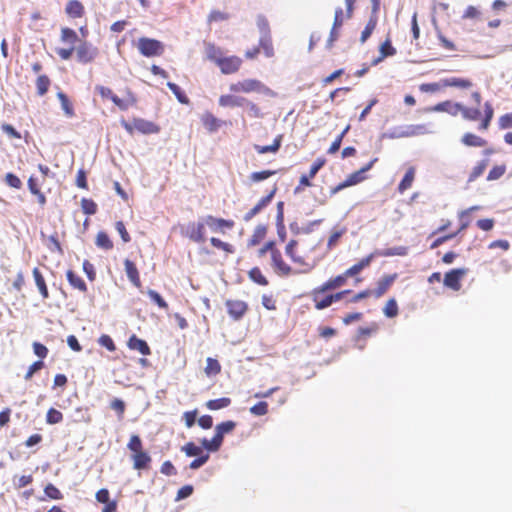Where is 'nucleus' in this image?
Masks as SVG:
<instances>
[{"mask_svg":"<svg viewBox=\"0 0 512 512\" xmlns=\"http://www.w3.org/2000/svg\"><path fill=\"white\" fill-rule=\"evenodd\" d=\"M229 89L234 93H261L269 91V88H267L261 81L257 79H244L236 83H232Z\"/></svg>","mask_w":512,"mask_h":512,"instance_id":"20e7f679","label":"nucleus"},{"mask_svg":"<svg viewBox=\"0 0 512 512\" xmlns=\"http://www.w3.org/2000/svg\"><path fill=\"white\" fill-rule=\"evenodd\" d=\"M256 24L261 35H271L269 22L265 16L259 15L257 17Z\"/></svg>","mask_w":512,"mask_h":512,"instance_id":"bf43d9fd","label":"nucleus"},{"mask_svg":"<svg viewBox=\"0 0 512 512\" xmlns=\"http://www.w3.org/2000/svg\"><path fill=\"white\" fill-rule=\"evenodd\" d=\"M383 314L387 318H395L399 314V307L395 298H390L383 307Z\"/></svg>","mask_w":512,"mask_h":512,"instance_id":"58836bf2","label":"nucleus"},{"mask_svg":"<svg viewBox=\"0 0 512 512\" xmlns=\"http://www.w3.org/2000/svg\"><path fill=\"white\" fill-rule=\"evenodd\" d=\"M236 427V422L228 420L218 424L215 428V435L211 439L212 447L220 448L225 434L231 433Z\"/></svg>","mask_w":512,"mask_h":512,"instance_id":"9d476101","label":"nucleus"},{"mask_svg":"<svg viewBox=\"0 0 512 512\" xmlns=\"http://www.w3.org/2000/svg\"><path fill=\"white\" fill-rule=\"evenodd\" d=\"M50 86V80L46 75H40L36 81L37 92L40 96L47 93Z\"/></svg>","mask_w":512,"mask_h":512,"instance_id":"8fccbe9b","label":"nucleus"},{"mask_svg":"<svg viewBox=\"0 0 512 512\" xmlns=\"http://www.w3.org/2000/svg\"><path fill=\"white\" fill-rule=\"evenodd\" d=\"M244 105L247 107L249 115L254 118H260L263 116L261 109L253 102L246 100Z\"/></svg>","mask_w":512,"mask_h":512,"instance_id":"338daca9","label":"nucleus"},{"mask_svg":"<svg viewBox=\"0 0 512 512\" xmlns=\"http://www.w3.org/2000/svg\"><path fill=\"white\" fill-rule=\"evenodd\" d=\"M444 88L446 87H457L461 89H468L472 87L473 83L469 79H463L458 77H451L443 79Z\"/></svg>","mask_w":512,"mask_h":512,"instance_id":"393cba45","label":"nucleus"},{"mask_svg":"<svg viewBox=\"0 0 512 512\" xmlns=\"http://www.w3.org/2000/svg\"><path fill=\"white\" fill-rule=\"evenodd\" d=\"M81 207L87 215H94L97 212V204L91 199L83 198L81 200Z\"/></svg>","mask_w":512,"mask_h":512,"instance_id":"864d4df0","label":"nucleus"},{"mask_svg":"<svg viewBox=\"0 0 512 512\" xmlns=\"http://www.w3.org/2000/svg\"><path fill=\"white\" fill-rule=\"evenodd\" d=\"M66 276H67V280H68L69 284L73 288L78 289L81 292H86L87 286L81 277L76 275L72 270H68L66 273Z\"/></svg>","mask_w":512,"mask_h":512,"instance_id":"c85d7f7f","label":"nucleus"},{"mask_svg":"<svg viewBox=\"0 0 512 512\" xmlns=\"http://www.w3.org/2000/svg\"><path fill=\"white\" fill-rule=\"evenodd\" d=\"M377 21H378L377 16H375V15L370 16L369 21L367 22L364 30L361 33V37H360L361 43H365L367 41V39L371 36V34L373 33V31L376 28Z\"/></svg>","mask_w":512,"mask_h":512,"instance_id":"e433bc0d","label":"nucleus"},{"mask_svg":"<svg viewBox=\"0 0 512 512\" xmlns=\"http://www.w3.org/2000/svg\"><path fill=\"white\" fill-rule=\"evenodd\" d=\"M349 129H350V125H347L345 127V129L335 138V140L332 142V144L330 145V147L328 149L329 154H334L340 149L342 140H343L344 136L346 135V133L349 131Z\"/></svg>","mask_w":512,"mask_h":512,"instance_id":"09e8293b","label":"nucleus"},{"mask_svg":"<svg viewBox=\"0 0 512 512\" xmlns=\"http://www.w3.org/2000/svg\"><path fill=\"white\" fill-rule=\"evenodd\" d=\"M493 116H494V109L490 102H486L484 104V118L482 119V121L478 127L479 130H483V131L487 130L490 126Z\"/></svg>","mask_w":512,"mask_h":512,"instance_id":"7c9ffc66","label":"nucleus"},{"mask_svg":"<svg viewBox=\"0 0 512 512\" xmlns=\"http://www.w3.org/2000/svg\"><path fill=\"white\" fill-rule=\"evenodd\" d=\"M133 127L143 134H152L158 131L157 126L153 122L141 118L133 120Z\"/></svg>","mask_w":512,"mask_h":512,"instance_id":"412c9836","label":"nucleus"},{"mask_svg":"<svg viewBox=\"0 0 512 512\" xmlns=\"http://www.w3.org/2000/svg\"><path fill=\"white\" fill-rule=\"evenodd\" d=\"M220 371H221V365L218 362V360L213 359V358H208L207 364L205 367V373L208 376H215V375L219 374Z\"/></svg>","mask_w":512,"mask_h":512,"instance_id":"49530a36","label":"nucleus"},{"mask_svg":"<svg viewBox=\"0 0 512 512\" xmlns=\"http://www.w3.org/2000/svg\"><path fill=\"white\" fill-rule=\"evenodd\" d=\"M128 347L131 350H137L142 355H149L150 354V348L146 341L136 337L135 335L131 336L128 340Z\"/></svg>","mask_w":512,"mask_h":512,"instance_id":"5701e85b","label":"nucleus"},{"mask_svg":"<svg viewBox=\"0 0 512 512\" xmlns=\"http://www.w3.org/2000/svg\"><path fill=\"white\" fill-rule=\"evenodd\" d=\"M329 291V289L324 288L323 284L312 289L310 296L316 310H324L332 305L331 293H328Z\"/></svg>","mask_w":512,"mask_h":512,"instance_id":"0eeeda50","label":"nucleus"},{"mask_svg":"<svg viewBox=\"0 0 512 512\" xmlns=\"http://www.w3.org/2000/svg\"><path fill=\"white\" fill-rule=\"evenodd\" d=\"M348 278H349V276H345V271H344L342 274H339L335 277L329 278L327 281H325L322 284L324 285L325 289H329L331 291V290H335V289H338V288L344 286L346 284Z\"/></svg>","mask_w":512,"mask_h":512,"instance_id":"b1692460","label":"nucleus"},{"mask_svg":"<svg viewBox=\"0 0 512 512\" xmlns=\"http://www.w3.org/2000/svg\"><path fill=\"white\" fill-rule=\"evenodd\" d=\"M245 102H246L245 98L231 95V94L221 95L219 98V105L222 107H230V108L240 107V106H244Z\"/></svg>","mask_w":512,"mask_h":512,"instance_id":"aec40b11","label":"nucleus"},{"mask_svg":"<svg viewBox=\"0 0 512 512\" xmlns=\"http://www.w3.org/2000/svg\"><path fill=\"white\" fill-rule=\"evenodd\" d=\"M61 39L64 42L74 43L78 40L76 32L70 28H63L61 31Z\"/></svg>","mask_w":512,"mask_h":512,"instance_id":"e2e57ef3","label":"nucleus"},{"mask_svg":"<svg viewBox=\"0 0 512 512\" xmlns=\"http://www.w3.org/2000/svg\"><path fill=\"white\" fill-rule=\"evenodd\" d=\"M167 86L173 92V94L176 96V98L178 99V101L180 103H183V104L189 103L188 97L185 95V93L181 90V88L177 84L168 82Z\"/></svg>","mask_w":512,"mask_h":512,"instance_id":"de8ad7c7","label":"nucleus"},{"mask_svg":"<svg viewBox=\"0 0 512 512\" xmlns=\"http://www.w3.org/2000/svg\"><path fill=\"white\" fill-rule=\"evenodd\" d=\"M276 191L277 187L274 186L268 195L261 198L253 208H251L247 213H245V215L243 216V220L245 222H249L257 214H259L265 207H267L268 204L272 201L273 197L275 196Z\"/></svg>","mask_w":512,"mask_h":512,"instance_id":"9b49d317","label":"nucleus"},{"mask_svg":"<svg viewBox=\"0 0 512 512\" xmlns=\"http://www.w3.org/2000/svg\"><path fill=\"white\" fill-rule=\"evenodd\" d=\"M147 294H148L149 298L154 303H156L160 308H162V309L168 308L167 302L162 298V296L158 292H156L155 290L149 289L147 291Z\"/></svg>","mask_w":512,"mask_h":512,"instance_id":"052dcab7","label":"nucleus"},{"mask_svg":"<svg viewBox=\"0 0 512 512\" xmlns=\"http://www.w3.org/2000/svg\"><path fill=\"white\" fill-rule=\"evenodd\" d=\"M326 159L323 157L317 158L311 165L309 170V177L314 178L318 171L325 165Z\"/></svg>","mask_w":512,"mask_h":512,"instance_id":"69168bd1","label":"nucleus"},{"mask_svg":"<svg viewBox=\"0 0 512 512\" xmlns=\"http://www.w3.org/2000/svg\"><path fill=\"white\" fill-rule=\"evenodd\" d=\"M396 49L392 46L390 38H387L379 47V56L372 61V65L375 66L382 62L385 58L394 56Z\"/></svg>","mask_w":512,"mask_h":512,"instance_id":"2eb2a0df","label":"nucleus"},{"mask_svg":"<svg viewBox=\"0 0 512 512\" xmlns=\"http://www.w3.org/2000/svg\"><path fill=\"white\" fill-rule=\"evenodd\" d=\"M459 109H461L460 103H453L447 100L436 104L434 107L430 108V111L447 112L452 116H456L459 113Z\"/></svg>","mask_w":512,"mask_h":512,"instance_id":"f3484780","label":"nucleus"},{"mask_svg":"<svg viewBox=\"0 0 512 512\" xmlns=\"http://www.w3.org/2000/svg\"><path fill=\"white\" fill-rule=\"evenodd\" d=\"M33 277L35 280V283L39 289L40 294L44 299H47L49 297L48 289L44 280V277L42 276L40 270L38 268L33 269Z\"/></svg>","mask_w":512,"mask_h":512,"instance_id":"2f4dec72","label":"nucleus"},{"mask_svg":"<svg viewBox=\"0 0 512 512\" xmlns=\"http://www.w3.org/2000/svg\"><path fill=\"white\" fill-rule=\"evenodd\" d=\"M83 11H84L83 5L77 0L69 1L66 6V13L73 18L81 17L83 14Z\"/></svg>","mask_w":512,"mask_h":512,"instance_id":"c9c22d12","label":"nucleus"},{"mask_svg":"<svg viewBox=\"0 0 512 512\" xmlns=\"http://www.w3.org/2000/svg\"><path fill=\"white\" fill-rule=\"evenodd\" d=\"M248 277L251 281L260 286H267L269 284L268 279L263 275L259 267H253L250 269Z\"/></svg>","mask_w":512,"mask_h":512,"instance_id":"72a5a7b5","label":"nucleus"},{"mask_svg":"<svg viewBox=\"0 0 512 512\" xmlns=\"http://www.w3.org/2000/svg\"><path fill=\"white\" fill-rule=\"evenodd\" d=\"M57 97L61 103V108L63 109L65 115L72 117L74 115V110L66 94L63 92H58Z\"/></svg>","mask_w":512,"mask_h":512,"instance_id":"a18cd8bd","label":"nucleus"},{"mask_svg":"<svg viewBox=\"0 0 512 512\" xmlns=\"http://www.w3.org/2000/svg\"><path fill=\"white\" fill-rule=\"evenodd\" d=\"M462 143L469 147H484L487 141L473 133H465L461 139Z\"/></svg>","mask_w":512,"mask_h":512,"instance_id":"a878e982","label":"nucleus"},{"mask_svg":"<svg viewBox=\"0 0 512 512\" xmlns=\"http://www.w3.org/2000/svg\"><path fill=\"white\" fill-rule=\"evenodd\" d=\"M210 243L213 247H215L216 249L222 250L226 254H232L235 251L234 246L232 244L224 242L216 237H212L210 239Z\"/></svg>","mask_w":512,"mask_h":512,"instance_id":"c03bdc74","label":"nucleus"},{"mask_svg":"<svg viewBox=\"0 0 512 512\" xmlns=\"http://www.w3.org/2000/svg\"><path fill=\"white\" fill-rule=\"evenodd\" d=\"M231 404V399L228 397H222L218 399L209 400L206 406L210 410H219L228 407Z\"/></svg>","mask_w":512,"mask_h":512,"instance_id":"79ce46f5","label":"nucleus"},{"mask_svg":"<svg viewBox=\"0 0 512 512\" xmlns=\"http://www.w3.org/2000/svg\"><path fill=\"white\" fill-rule=\"evenodd\" d=\"M228 315L235 321H239L248 311V304L242 300L228 299L225 302Z\"/></svg>","mask_w":512,"mask_h":512,"instance_id":"6e6552de","label":"nucleus"},{"mask_svg":"<svg viewBox=\"0 0 512 512\" xmlns=\"http://www.w3.org/2000/svg\"><path fill=\"white\" fill-rule=\"evenodd\" d=\"M250 413L254 416H264L268 413V403L265 401H260L250 407Z\"/></svg>","mask_w":512,"mask_h":512,"instance_id":"3c124183","label":"nucleus"},{"mask_svg":"<svg viewBox=\"0 0 512 512\" xmlns=\"http://www.w3.org/2000/svg\"><path fill=\"white\" fill-rule=\"evenodd\" d=\"M488 164H489L488 159H484V160H481L480 162H478L471 170V172L468 176V182H474L477 178H479L486 170Z\"/></svg>","mask_w":512,"mask_h":512,"instance_id":"f704fd0d","label":"nucleus"},{"mask_svg":"<svg viewBox=\"0 0 512 512\" xmlns=\"http://www.w3.org/2000/svg\"><path fill=\"white\" fill-rule=\"evenodd\" d=\"M276 174V171L274 170H263L258 172H253L250 174V180L253 182H260L263 181L271 176Z\"/></svg>","mask_w":512,"mask_h":512,"instance_id":"4d7b16f0","label":"nucleus"},{"mask_svg":"<svg viewBox=\"0 0 512 512\" xmlns=\"http://www.w3.org/2000/svg\"><path fill=\"white\" fill-rule=\"evenodd\" d=\"M229 19V14L224 11L213 10L208 16V22H222Z\"/></svg>","mask_w":512,"mask_h":512,"instance_id":"680f3d73","label":"nucleus"},{"mask_svg":"<svg viewBox=\"0 0 512 512\" xmlns=\"http://www.w3.org/2000/svg\"><path fill=\"white\" fill-rule=\"evenodd\" d=\"M467 268H455L446 272L443 278L445 287L458 292L462 288V280L467 275Z\"/></svg>","mask_w":512,"mask_h":512,"instance_id":"423d86ee","label":"nucleus"},{"mask_svg":"<svg viewBox=\"0 0 512 512\" xmlns=\"http://www.w3.org/2000/svg\"><path fill=\"white\" fill-rule=\"evenodd\" d=\"M281 141H282V135H278L274 139V141H273V143L271 145H265V146L255 145L254 149L259 154L276 153L279 150L280 146H281Z\"/></svg>","mask_w":512,"mask_h":512,"instance_id":"bb28decb","label":"nucleus"},{"mask_svg":"<svg viewBox=\"0 0 512 512\" xmlns=\"http://www.w3.org/2000/svg\"><path fill=\"white\" fill-rule=\"evenodd\" d=\"M5 182L12 188L19 189L22 186V182L18 176L13 173H7L5 176Z\"/></svg>","mask_w":512,"mask_h":512,"instance_id":"774afa93","label":"nucleus"},{"mask_svg":"<svg viewBox=\"0 0 512 512\" xmlns=\"http://www.w3.org/2000/svg\"><path fill=\"white\" fill-rule=\"evenodd\" d=\"M267 234V227L265 225H258L254 228L250 238L247 241L248 247H255L262 243Z\"/></svg>","mask_w":512,"mask_h":512,"instance_id":"a211bd4d","label":"nucleus"},{"mask_svg":"<svg viewBox=\"0 0 512 512\" xmlns=\"http://www.w3.org/2000/svg\"><path fill=\"white\" fill-rule=\"evenodd\" d=\"M63 419V415L60 411L50 408L46 415V422L48 424H57L60 423Z\"/></svg>","mask_w":512,"mask_h":512,"instance_id":"13d9d810","label":"nucleus"},{"mask_svg":"<svg viewBox=\"0 0 512 512\" xmlns=\"http://www.w3.org/2000/svg\"><path fill=\"white\" fill-rule=\"evenodd\" d=\"M112 102L119 107L121 110H127L130 106L134 105L136 102V98L134 95L128 91L127 97L124 99L119 98L117 95L111 98Z\"/></svg>","mask_w":512,"mask_h":512,"instance_id":"cd10ccee","label":"nucleus"},{"mask_svg":"<svg viewBox=\"0 0 512 512\" xmlns=\"http://www.w3.org/2000/svg\"><path fill=\"white\" fill-rule=\"evenodd\" d=\"M44 492H45L46 496L51 499L59 500V499H62V497H63L60 490L57 487H55L53 484H48L45 487Z\"/></svg>","mask_w":512,"mask_h":512,"instance_id":"0e129e2a","label":"nucleus"},{"mask_svg":"<svg viewBox=\"0 0 512 512\" xmlns=\"http://www.w3.org/2000/svg\"><path fill=\"white\" fill-rule=\"evenodd\" d=\"M137 48L145 57L160 56L164 52V45L162 42L147 37L139 38Z\"/></svg>","mask_w":512,"mask_h":512,"instance_id":"39448f33","label":"nucleus"},{"mask_svg":"<svg viewBox=\"0 0 512 512\" xmlns=\"http://www.w3.org/2000/svg\"><path fill=\"white\" fill-rule=\"evenodd\" d=\"M209 453L202 447L194 446V469L200 467L208 460Z\"/></svg>","mask_w":512,"mask_h":512,"instance_id":"4c0bfd02","label":"nucleus"},{"mask_svg":"<svg viewBox=\"0 0 512 512\" xmlns=\"http://www.w3.org/2000/svg\"><path fill=\"white\" fill-rule=\"evenodd\" d=\"M235 223L233 220L206 216L199 220L194 239L197 242H205L207 239L206 228L212 233H225L227 229H232Z\"/></svg>","mask_w":512,"mask_h":512,"instance_id":"f257e3e1","label":"nucleus"},{"mask_svg":"<svg viewBox=\"0 0 512 512\" xmlns=\"http://www.w3.org/2000/svg\"><path fill=\"white\" fill-rule=\"evenodd\" d=\"M124 268L126 275L131 283H133L136 287H140L141 282L136 265L131 260L126 259L124 261Z\"/></svg>","mask_w":512,"mask_h":512,"instance_id":"4be33fe9","label":"nucleus"},{"mask_svg":"<svg viewBox=\"0 0 512 512\" xmlns=\"http://www.w3.org/2000/svg\"><path fill=\"white\" fill-rule=\"evenodd\" d=\"M258 45L265 57L273 58L275 56V49L271 35H261Z\"/></svg>","mask_w":512,"mask_h":512,"instance_id":"6ab92c4d","label":"nucleus"},{"mask_svg":"<svg viewBox=\"0 0 512 512\" xmlns=\"http://www.w3.org/2000/svg\"><path fill=\"white\" fill-rule=\"evenodd\" d=\"M506 172L505 165H496L488 173L487 180L494 181L501 178Z\"/></svg>","mask_w":512,"mask_h":512,"instance_id":"5fc2aeb1","label":"nucleus"},{"mask_svg":"<svg viewBox=\"0 0 512 512\" xmlns=\"http://www.w3.org/2000/svg\"><path fill=\"white\" fill-rule=\"evenodd\" d=\"M98 55V49L88 42H81L76 47V57L80 63L92 62Z\"/></svg>","mask_w":512,"mask_h":512,"instance_id":"1a4fd4ad","label":"nucleus"},{"mask_svg":"<svg viewBox=\"0 0 512 512\" xmlns=\"http://www.w3.org/2000/svg\"><path fill=\"white\" fill-rule=\"evenodd\" d=\"M378 161V158L372 159L369 163H367L365 166H363L360 170L355 171L347 176L345 179L348 186H353L361 183L366 179L365 173L369 171L373 165Z\"/></svg>","mask_w":512,"mask_h":512,"instance_id":"4468645a","label":"nucleus"},{"mask_svg":"<svg viewBox=\"0 0 512 512\" xmlns=\"http://www.w3.org/2000/svg\"><path fill=\"white\" fill-rule=\"evenodd\" d=\"M200 122L202 124V126L208 131V132H215L217 131L221 124H222V121L219 120L218 118H216L212 113L210 112H205L201 117H200Z\"/></svg>","mask_w":512,"mask_h":512,"instance_id":"dca6fc26","label":"nucleus"},{"mask_svg":"<svg viewBox=\"0 0 512 512\" xmlns=\"http://www.w3.org/2000/svg\"><path fill=\"white\" fill-rule=\"evenodd\" d=\"M206 55L207 58L215 62L216 65L219 63V60L222 59L224 56L221 49L212 44L206 46Z\"/></svg>","mask_w":512,"mask_h":512,"instance_id":"37998d69","label":"nucleus"},{"mask_svg":"<svg viewBox=\"0 0 512 512\" xmlns=\"http://www.w3.org/2000/svg\"><path fill=\"white\" fill-rule=\"evenodd\" d=\"M414 178H415V169L413 167H410L406 171V173H405L404 177L402 178V180L400 181V183L398 185V191L400 193H403L407 189H409L412 186Z\"/></svg>","mask_w":512,"mask_h":512,"instance_id":"c756f323","label":"nucleus"},{"mask_svg":"<svg viewBox=\"0 0 512 512\" xmlns=\"http://www.w3.org/2000/svg\"><path fill=\"white\" fill-rule=\"evenodd\" d=\"M444 88L443 79L439 82L423 83L420 85V91L422 92H438Z\"/></svg>","mask_w":512,"mask_h":512,"instance_id":"603ef678","label":"nucleus"},{"mask_svg":"<svg viewBox=\"0 0 512 512\" xmlns=\"http://www.w3.org/2000/svg\"><path fill=\"white\" fill-rule=\"evenodd\" d=\"M437 39L441 45L442 48H444L445 50H449V51H456L457 50V47L456 45L451 41L449 40L442 32L438 31L437 32Z\"/></svg>","mask_w":512,"mask_h":512,"instance_id":"6e6d98bb","label":"nucleus"},{"mask_svg":"<svg viewBox=\"0 0 512 512\" xmlns=\"http://www.w3.org/2000/svg\"><path fill=\"white\" fill-rule=\"evenodd\" d=\"M267 253L270 254L271 266L276 274L289 276L292 273L291 266L284 261L282 253L277 248L275 241L270 240L264 243V245L257 250L256 256L263 258Z\"/></svg>","mask_w":512,"mask_h":512,"instance_id":"f03ea898","label":"nucleus"},{"mask_svg":"<svg viewBox=\"0 0 512 512\" xmlns=\"http://www.w3.org/2000/svg\"><path fill=\"white\" fill-rule=\"evenodd\" d=\"M459 113L462 114L463 118L469 121H476L480 118L481 111L478 108H470L461 104Z\"/></svg>","mask_w":512,"mask_h":512,"instance_id":"a19ab883","label":"nucleus"},{"mask_svg":"<svg viewBox=\"0 0 512 512\" xmlns=\"http://www.w3.org/2000/svg\"><path fill=\"white\" fill-rule=\"evenodd\" d=\"M397 277H398V274L394 273V274L384 275L382 278H380L376 283V288L374 290H372L373 296L375 298L382 297L390 289V287L395 282Z\"/></svg>","mask_w":512,"mask_h":512,"instance_id":"ddd939ff","label":"nucleus"},{"mask_svg":"<svg viewBox=\"0 0 512 512\" xmlns=\"http://www.w3.org/2000/svg\"><path fill=\"white\" fill-rule=\"evenodd\" d=\"M95 244L98 248H101L104 250H111L113 248V243L110 240L108 234L103 231L98 232V234L96 236Z\"/></svg>","mask_w":512,"mask_h":512,"instance_id":"ea45409f","label":"nucleus"},{"mask_svg":"<svg viewBox=\"0 0 512 512\" xmlns=\"http://www.w3.org/2000/svg\"><path fill=\"white\" fill-rule=\"evenodd\" d=\"M242 65V59L238 56H223L222 59L219 60L217 66L220 68L221 72L224 74H233L236 73Z\"/></svg>","mask_w":512,"mask_h":512,"instance_id":"f8f14e48","label":"nucleus"},{"mask_svg":"<svg viewBox=\"0 0 512 512\" xmlns=\"http://www.w3.org/2000/svg\"><path fill=\"white\" fill-rule=\"evenodd\" d=\"M299 241L291 239L285 246V253L291 259V261L303 269L304 273L310 272L316 265V262H309L307 258L299 252L298 249Z\"/></svg>","mask_w":512,"mask_h":512,"instance_id":"7ed1b4c3","label":"nucleus"},{"mask_svg":"<svg viewBox=\"0 0 512 512\" xmlns=\"http://www.w3.org/2000/svg\"><path fill=\"white\" fill-rule=\"evenodd\" d=\"M132 457L134 461V468L139 470L147 468L149 462L151 461L150 456L143 451H138Z\"/></svg>","mask_w":512,"mask_h":512,"instance_id":"473e14b6","label":"nucleus"}]
</instances>
